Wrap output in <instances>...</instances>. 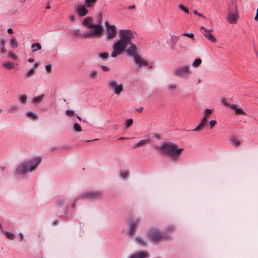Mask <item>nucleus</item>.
Listing matches in <instances>:
<instances>
[{
  "mask_svg": "<svg viewBox=\"0 0 258 258\" xmlns=\"http://www.w3.org/2000/svg\"><path fill=\"white\" fill-rule=\"evenodd\" d=\"M149 237L154 241H158L164 239V236L156 229L151 230Z\"/></svg>",
  "mask_w": 258,
  "mask_h": 258,
  "instance_id": "9d476101",
  "label": "nucleus"
},
{
  "mask_svg": "<svg viewBox=\"0 0 258 258\" xmlns=\"http://www.w3.org/2000/svg\"><path fill=\"white\" fill-rule=\"evenodd\" d=\"M128 175V172L125 171H122L120 173V176L122 178H125Z\"/></svg>",
  "mask_w": 258,
  "mask_h": 258,
  "instance_id": "58836bf2",
  "label": "nucleus"
},
{
  "mask_svg": "<svg viewBox=\"0 0 258 258\" xmlns=\"http://www.w3.org/2000/svg\"><path fill=\"white\" fill-rule=\"evenodd\" d=\"M150 143V140L149 139L142 140L139 143L134 145L133 147L134 149L143 147L148 143Z\"/></svg>",
  "mask_w": 258,
  "mask_h": 258,
  "instance_id": "2eb2a0df",
  "label": "nucleus"
},
{
  "mask_svg": "<svg viewBox=\"0 0 258 258\" xmlns=\"http://www.w3.org/2000/svg\"><path fill=\"white\" fill-rule=\"evenodd\" d=\"M27 96L26 95H21L19 98L20 101L22 103H25L27 101Z\"/></svg>",
  "mask_w": 258,
  "mask_h": 258,
  "instance_id": "c85d7f7f",
  "label": "nucleus"
},
{
  "mask_svg": "<svg viewBox=\"0 0 258 258\" xmlns=\"http://www.w3.org/2000/svg\"><path fill=\"white\" fill-rule=\"evenodd\" d=\"M73 128L76 132H79L82 131L80 125L78 123H75L74 124Z\"/></svg>",
  "mask_w": 258,
  "mask_h": 258,
  "instance_id": "cd10ccee",
  "label": "nucleus"
},
{
  "mask_svg": "<svg viewBox=\"0 0 258 258\" xmlns=\"http://www.w3.org/2000/svg\"><path fill=\"white\" fill-rule=\"evenodd\" d=\"M126 138H124V137H120L118 139L119 140H124Z\"/></svg>",
  "mask_w": 258,
  "mask_h": 258,
  "instance_id": "bf43d9fd",
  "label": "nucleus"
},
{
  "mask_svg": "<svg viewBox=\"0 0 258 258\" xmlns=\"http://www.w3.org/2000/svg\"><path fill=\"white\" fill-rule=\"evenodd\" d=\"M176 88V85L174 84L169 85V88L171 90H174Z\"/></svg>",
  "mask_w": 258,
  "mask_h": 258,
  "instance_id": "a18cd8bd",
  "label": "nucleus"
},
{
  "mask_svg": "<svg viewBox=\"0 0 258 258\" xmlns=\"http://www.w3.org/2000/svg\"><path fill=\"white\" fill-rule=\"evenodd\" d=\"M148 254L147 253L140 252L133 255L130 258H146Z\"/></svg>",
  "mask_w": 258,
  "mask_h": 258,
  "instance_id": "a211bd4d",
  "label": "nucleus"
},
{
  "mask_svg": "<svg viewBox=\"0 0 258 258\" xmlns=\"http://www.w3.org/2000/svg\"><path fill=\"white\" fill-rule=\"evenodd\" d=\"M5 235L8 239L11 240L15 238V235L11 232H6Z\"/></svg>",
  "mask_w": 258,
  "mask_h": 258,
  "instance_id": "bb28decb",
  "label": "nucleus"
},
{
  "mask_svg": "<svg viewBox=\"0 0 258 258\" xmlns=\"http://www.w3.org/2000/svg\"><path fill=\"white\" fill-rule=\"evenodd\" d=\"M133 123V120L132 119H128L127 120L125 124V126L126 127H130Z\"/></svg>",
  "mask_w": 258,
  "mask_h": 258,
  "instance_id": "f704fd0d",
  "label": "nucleus"
},
{
  "mask_svg": "<svg viewBox=\"0 0 258 258\" xmlns=\"http://www.w3.org/2000/svg\"><path fill=\"white\" fill-rule=\"evenodd\" d=\"M232 6L234 10V12H231L228 16V20L230 24H235L238 19V15L236 9V0H232Z\"/></svg>",
  "mask_w": 258,
  "mask_h": 258,
  "instance_id": "39448f33",
  "label": "nucleus"
},
{
  "mask_svg": "<svg viewBox=\"0 0 258 258\" xmlns=\"http://www.w3.org/2000/svg\"><path fill=\"white\" fill-rule=\"evenodd\" d=\"M18 109H19L18 106H12L9 109V112H11V113L14 112L15 111H18Z\"/></svg>",
  "mask_w": 258,
  "mask_h": 258,
  "instance_id": "c756f323",
  "label": "nucleus"
},
{
  "mask_svg": "<svg viewBox=\"0 0 258 258\" xmlns=\"http://www.w3.org/2000/svg\"><path fill=\"white\" fill-rule=\"evenodd\" d=\"M93 20L92 17H87L82 22V24L90 29H94V30L96 29L97 27H102L100 25H94L93 24Z\"/></svg>",
  "mask_w": 258,
  "mask_h": 258,
  "instance_id": "9b49d317",
  "label": "nucleus"
},
{
  "mask_svg": "<svg viewBox=\"0 0 258 258\" xmlns=\"http://www.w3.org/2000/svg\"><path fill=\"white\" fill-rule=\"evenodd\" d=\"M137 240L138 242L140 243L141 244H142L143 245H145V242L142 239L141 237H137Z\"/></svg>",
  "mask_w": 258,
  "mask_h": 258,
  "instance_id": "37998d69",
  "label": "nucleus"
},
{
  "mask_svg": "<svg viewBox=\"0 0 258 258\" xmlns=\"http://www.w3.org/2000/svg\"><path fill=\"white\" fill-rule=\"evenodd\" d=\"M2 112V109H0V113Z\"/></svg>",
  "mask_w": 258,
  "mask_h": 258,
  "instance_id": "0e129e2a",
  "label": "nucleus"
},
{
  "mask_svg": "<svg viewBox=\"0 0 258 258\" xmlns=\"http://www.w3.org/2000/svg\"><path fill=\"white\" fill-rule=\"evenodd\" d=\"M125 52H126L129 55L134 57L136 63L138 66H142L148 65L147 61L142 58V57L138 54L137 46L135 44H132L131 47L127 48L125 50Z\"/></svg>",
  "mask_w": 258,
  "mask_h": 258,
  "instance_id": "20e7f679",
  "label": "nucleus"
},
{
  "mask_svg": "<svg viewBox=\"0 0 258 258\" xmlns=\"http://www.w3.org/2000/svg\"><path fill=\"white\" fill-rule=\"evenodd\" d=\"M217 121L215 120H213L210 121L209 125L210 129L213 128V127L216 125Z\"/></svg>",
  "mask_w": 258,
  "mask_h": 258,
  "instance_id": "e433bc0d",
  "label": "nucleus"
},
{
  "mask_svg": "<svg viewBox=\"0 0 258 258\" xmlns=\"http://www.w3.org/2000/svg\"><path fill=\"white\" fill-rule=\"evenodd\" d=\"M108 56V54L106 52L101 53L99 54V56L103 59L106 58Z\"/></svg>",
  "mask_w": 258,
  "mask_h": 258,
  "instance_id": "4c0bfd02",
  "label": "nucleus"
},
{
  "mask_svg": "<svg viewBox=\"0 0 258 258\" xmlns=\"http://www.w3.org/2000/svg\"><path fill=\"white\" fill-rule=\"evenodd\" d=\"M229 107L232 109H235V108H236V105H235V104H230L229 105Z\"/></svg>",
  "mask_w": 258,
  "mask_h": 258,
  "instance_id": "09e8293b",
  "label": "nucleus"
},
{
  "mask_svg": "<svg viewBox=\"0 0 258 258\" xmlns=\"http://www.w3.org/2000/svg\"><path fill=\"white\" fill-rule=\"evenodd\" d=\"M97 76V72L96 71H92L90 73V77L91 78H95Z\"/></svg>",
  "mask_w": 258,
  "mask_h": 258,
  "instance_id": "c9c22d12",
  "label": "nucleus"
},
{
  "mask_svg": "<svg viewBox=\"0 0 258 258\" xmlns=\"http://www.w3.org/2000/svg\"><path fill=\"white\" fill-rule=\"evenodd\" d=\"M38 64L37 63H36H36L34 64V67H33V68H34V70H35V69H36V68H37V67H38Z\"/></svg>",
  "mask_w": 258,
  "mask_h": 258,
  "instance_id": "5fc2aeb1",
  "label": "nucleus"
},
{
  "mask_svg": "<svg viewBox=\"0 0 258 258\" xmlns=\"http://www.w3.org/2000/svg\"><path fill=\"white\" fill-rule=\"evenodd\" d=\"M34 74V68L30 69L26 74L27 77L32 76Z\"/></svg>",
  "mask_w": 258,
  "mask_h": 258,
  "instance_id": "72a5a7b5",
  "label": "nucleus"
},
{
  "mask_svg": "<svg viewBox=\"0 0 258 258\" xmlns=\"http://www.w3.org/2000/svg\"><path fill=\"white\" fill-rule=\"evenodd\" d=\"M43 95L37 96L33 99V102L34 103H38L41 101Z\"/></svg>",
  "mask_w": 258,
  "mask_h": 258,
  "instance_id": "393cba45",
  "label": "nucleus"
},
{
  "mask_svg": "<svg viewBox=\"0 0 258 258\" xmlns=\"http://www.w3.org/2000/svg\"><path fill=\"white\" fill-rule=\"evenodd\" d=\"M230 142L232 145L235 147H238L240 145V142L235 136H232L230 138Z\"/></svg>",
  "mask_w": 258,
  "mask_h": 258,
  "instance_id": "f3484780",
  "label": "nucleus"
},
{
  "mask_svg": "<svg viewBox=\"0 0 258 258\" xmlns=\"http://www.w3.org/2000/svg\"><path fill=\"white\" fill-rule=\"evenodd\" d=\"M45 69L46 71H47L48 72H50L51 70V66L50 64L46 65L45 67Z\"/></svg>",
  "mask_w": 258,
  "mask_h": 258,
  "instance_id": "c03bdc74",
  "label": "nucleus"
},
{
  "mask_svg": "<svg viewBox=\"0 0 258 258\" xmlns=\"http://www.w3.org/2000/svg\"><path fill=\"white\" fill-rule=\"evenodd\" d=\"M82 34L80 33L79 30H77L75 32V35L77 36H81V35Z\"/></svg>",
  "mask_w": 258,
  "mask_h": 258,
  "instance_id": "de8ad7c7",
  "label": "nucleus"
},
{
  "mask_svg": "<svg viewBox=\"0 0 258 258\" xmlns=\"http://www.w3.org/2000/svg\"><path fill=\"white\" fill-rule=\"evenodd\" d=\"M47 9H49L50 8V6L49 5H48L46 8Z\"/></svg>",
  "mask_w": 258,
  "mask_h": 258,
  "instance_id": "052dcab7",
  "label": "nucleus"
},
{
  "mask_svg": "<svg viewBox=\"0 0 258 258\" xmlns=\"http://www.w3.org/2000/svg\"><path fill=\"white\" fill-rule=\"evenodd\" d=\"M202 63V60L200 58H197L192 63V66L194 67L197 68L199 67L201 63Z\"/></svg>",
  "mask_w": 258,
  "mask_h": 258,
  "instance_id": "b1692460",
  "label": "nucleus"
},
{
  "mask_svg": "<svg viewBox=\"0 0 258 258\" xmlns=\"http://www.w3.org/2000/svg\"><path fill=\"white\" fill-rule=\"evenodd\" d=\"M97 0H85V5L87 8L93 7L96 3Z\"/></svg>",
  "mask_w": 258,
  "mask_h": 258,
  "instance_id": "6ab92c4d",
  "label": "nucleus"
},
{
  "mask_svg": "<svg viewBox=\"0 0 258 258\" xmlns=\"http://www.w3.org/2000/svg\"><path fill=\"white\" fill-rule=\"evenodd\" d=\"M142 110H143V108H142V107H141V108H140L139 109L138 111H139V112H141V111H142Z\"/></svg>",
  "mask_w": 258,
  "mask_h": 258,
  "instance_id": "13d9d810",
  "label": "nucleus"
},
{
  "mask_svg": "<svg viewBox=\"0 0 258 258\" xmlns=\"http://www.w3.org/2000/svg\"><path fill=\"white\" fill-rule=\"evenodd\" d=\"M27 115L29 117H30L31 118H34V119H36L37 118V115L32 112H28L27 113Z\"/></svg>",
  "mask_w": 258,
  "mask_h": 258,
  "instance_id": "473e14b6",
  "label": "nucleus"
},
{
  "mask_svg": "<svg viewBox=\"0 0 258 258\" xmlns=\"http://www.w3.org/2000/svg\"><path fill=\"white\" fill-rule=\"evenodd\" d=\"M182 35H183L184 36H187V37L191 38H193L194 37V35L192 33H184L182 34Z\"/></svg>",
  "mask_w": 258,
  "mask_h": 258,
  "instance_id": "a19ab883",
  "label": "nucleus"
},
{
  "mask_svg": "<svg viewBox=\"0 0 258 258\" xmlns=\"http://www.w3.org/2000/svg\"><path fill=\"white\" fill-rule=\"evenodd\" d=\"M41 161L40 158H37L34 160H31L23 163L19 166L16 172L18 174H23L28 171H33L36 168Z\"/></svg>",
  "mask_w": 258,
  "mask_h": 258,
  "instance_id": "7ed1b4c3",
  "label": "nucleus"
},
{
  "mask_svg": "<svg viewBox=\"0 0 258 258\" xmlns=\"http://www.w3.org/2000/svg\"><path fill=\"white\" fill-rule=\"evenodd\" d=\"M156 148L163 154L170 156L174 160L178 159L184 150L183 148H178L176 145L171 143H164Z\"/></svg>",
  "mask_w": 258,
  "mask_h": 258,
  "instance_id": "f03ea898",
  "label": "nucleus"
},
{
  "mask_svg": "<svg viewBox=\"0 0 258 258\" xmlns=\"http://www.w3.org/2000/svg\"><path fill=\"white\" fill-rule=\"evenodd\" d=\"M178 8H179L180 10L184 12L185 13H189L188 10L186 7H185L182 4H179L178 5Z\"/></svg>",
  "mask_w": 258,
  "mask_h": 258,
  "instance_id": "a878e982",
  "label": "nucleus"
},
{
  "mask_svg": "<svg viewBox=\"0 0 258 258\" xmlns=\"http://www.w3.org/2000/svg\"><path fill=\"white\" fill-rule=\"evenodd\" d=\"M103 31L102 27H97L96 29L89 32H86L81 35L83 38L95 37L99 36Z\"/></svg>",
  "mask_w": 258,
  "mask_h": 258,
  "instance_id": "0eeeda50",
  "label": "nucleus"
},
{
  "mask_svg": "<svg viewBox=\"0 0 258 258\" xmlns=\"http://www.w3.org/2000/svg\"><path fill=\"white\" fill-rule=\"evenodd\" d=\"M106 33L107 38L112 39L115 38L117 34L116 28L114 25H110L108 22H106Z\"/></svg>",
  "mask_w": 258,
  "mask_h": 258,
  "instance_id": "6e6552de",
  "label": "nucleus"
},
{
  "mask_svg": "<svg viewBox=\"0 0 258 258\" xmlns=\"http://www.w3.org/2000/svg\"><path fill=\"white\" fill-rule=\"evenodd\" d=\"M28 61H29V62H33V61H34V59L31 58H29V59H28Z\"/></svg>",
  "mask_w": 258,
  "mask_h": 258,
  "instance_id": "6e6d98bb",
  "label": "nucleus"
},
{
  "mask_svg": "<svg viewBox=\"0 0 258 258\" xmlns=\"http://www.w3.org/2000/svg\"><path fill=\"white\" fill-rule=\"evenodd\" d=\"M101 68H102V69L103 71H108V70H109L108 68H107V67H105V66H101Z\"/></svg>",
  "mask_w": 258,
  "mask_h": 258,
  "instance_id": "8fccbe9b",
  "label": "nucleus"
},
{
  "mask_svg": "<svg viewBox=\"0 0 258 258\" xmlns=\"http://www.w3.org/2000/svg\"><path fill=\"white\" fill-rule=\"evenodd\" d=\"M200 30H203L204 31V35L209 41L213 43L216 42V39L211 33L212 30H207L203 26L201 27Z\"/></svg>",
  "mask_w": 258,
  "mask_h": 258,
  "instance_id": "ddd939ff",
  "label": "nucleus"
},
{
  "mask_svg": "<svg viewBox=\"0 0 258 258\" xmlns=\"http://www.w3.org/2000/svg\"><path fill=\"white\" fill-rule=\"evenodd\" d=\"M76 9L78 15L81 17L86 16L88 13V10L84 6L79 5L77 6Z\"/></svg>",
  "mask_w": 258,
  "mask_h": 258,
  "instance_id": "4468645a",
  "label": "nucleus"
},
{
  "mask_svg": "<svg viewBox=\"0 0 258 258\" xmlns=\"http://www.w3.org/2000/svg\"><path fill=\"white\" fill-rule=\"evenodd\" d=\"M10 44L13 48H16L18 46L17 40L15 37H12L10 39Z\"/></svg>",
  "mask_w": 258,
  "mask_h": 258,
  "instance_id": "5701e85b",
  "label": "nucleus"
},
{
  "mask_svg": "<svg viewBox=\"0 0 258 258\" xmlns=\"http://www.w3.org/2000/svg\"><path fill=\"white\" fill-rule=\"evenodd\" d=\"M77 118H78L80 121H81V117H80V116H77Z\"/></svg>",
  "mask_w": 258,
  "mask_h": 258,
  "instance_id": "680f3d73",
  "label": "nucleus"
},
{
  "mask_svg": "<svg viewBox=\"0 0 258 258\" xmlns=\"http://www.w3.org/2000/svg\"><path fill=\"white\" fill-rule=\"evenodd\" d=\"M255 21H258V8L256 10V14L254 18Z\"/></svg>",
  "mask_w": 258,
  "mask_h": 258,
  "instance_id": "3c124183",
  "label": "nucleus"
},
{
  "mask_svg": "<svg viewBox=\"0 0 258 258\" xmlns=\"http://www.w3.org/2000/svg\"><path fill=\"white\" fill-rule=\"evenodd\" d=\"M6 43V40L4 39H2L0 41V49L1 53H3L6 51V50L5 49V45Z\"/></svg>",
  "mask_w": 258,
  "mask_h": 258,
  "instance_id": "412c9836",
  "label": "nucleus"
},
{
  "mask_svg": "<svg viewBox=\"0 0 258 258\" xmlns=\"http://www.w3.org/2000/svg\"><path fill=\"white\" fill-rule=\"evenodd\" d=\"M8 32L10 34H12L13 33V30L11 28H9L8 29Z\"/></svg>",
  "mask_w": 258,
  "mask_h": 258,
  "instance_id": "864d4df0",
  "label": "nucleus"
},
{
  "mask_svg": "<svg viewBox=\"0 0 258 258\" xmlns=\"http://www.w3.org/2000/svg\"><path fill=\"white\" fill-rule=\"evenodd\" d=\"M190 73L189 68L188 66L179 68L175 71L176 76H187Z\"/></svg>",
  "mask_w": 258,
  "mask_h": 258,
  "instance_id": "f8f14e48",
  "label": "nucleus"
},
{
  "mask_svg": "<svg viewBox=\"0 0 258 258\" xmlns=\"http://www.w3.org/2000/svg\"><path fill=\"white\" fill-rule=\"evenodd\" d=\"M140 221L139 220H134L130 224V231L128 234L130 235H132L134 231L135 230V227L139 223Z\"/></svg>",
  "mask_w": 258,
  "mask_h": 258,
  "instance_id": "dca6fc26",
  "label": "nucleus"
},
{
  "mask_svg": "<svg viewBox=\"0 0 258 258\" xmlns=\"http://www.w3.org/2000/svg\"><path fill=\"white\" fill-rule=\"evenodd\" d=\"M235 113L237 114H244L245 113L241 108H236L235 109Z\"/></svg>",
  "mask_w": 258,
  "mask_h": 258,
  "instance_id": "2f4dec72",
  "label": "nucleus"
},
{
  "mask_svg": "<svg viewBox=\"0 0 258 258\" xmlns=\"http://www.w3.org/2000/svg\"><path fill=\"white\" fill-rule=\"evenodd\" d=\"M3 66L8 70H11L14 68L15 64L12 62H4L3 63Z\"/></svg>",
  "mask_w": 258,
  "mask_h": 258,
  "instance_id": "4be33fe9",
  "label": "nucleus"
},
{
  "mask_svg": "<svg viewBox=\"0 0 258 258\" xmlns=\"http://www.w3.org/2000/svg\"><path fill=\"white\" fill-rule=\"evenodd\" d=\"M66 114L68 116H73L75 114V112L73 110H68L66 112Z\"/></svg>",
  "mask_w": 258,
  "mask_h": 258,
  "instance_id": "79ce46f5",
  "label": "nucleus"
},
{
  "mask_svg": "<svg viewBox=\"0 0 258 258\" xmlns=\"http://www.w3.org/2000/svg\"><path fill=\"white\" fill-rule=\"evenodd\" d=\"M212 110L210 109H206L205 111V116L202 119L201 122L194 130V131H201L204 128L205 125L207 123L208 118L212 114Z\"/></svg>",
  "mask_w": 258,
  "mask_h": 258,
  "instance_id": "423d86ee",
  "label": "nucleus"
},
{
  "mask_svg": "<svg viewBox=\"0 0 258 258\" xmlns=\"http://www.w3.org/2000/svg\"><path fill=\"white\" fill-rule=\"evenodd\" d=\"M194 13L195 14V15H198L199 17H202V18H203L204 17V16L203 14H201V13H199L196 10H195L194 11Z\"/></svg>",
  "mask_w": 258,
  "mask_h": 258,
  "instance_id": "49530a36",
  "label": "nucleus"
},
{
  "mask_svg": "<svg viewBox=\"0 0 258 258\" xmlns=\"http://www.w3.org/2000/svg\"><path fill=\"white\" fill-rule=\"evenodd\" d=\"M8 55H9V57H11L13 59H17V55L16 54H15L14 53H12V52H9V54H8Z\"/></svg>",
  "mask_w": 258,
  "mask_h": 258,
  "instance_id": "ea45409f",
  "label": "nucleus"
},
{
  "mask_svg": "<svg viewBox=\"0 0 258 258\" xmlns=\"http://www.w3.org/2000/svg\"><path fill=\"white\" fill-rule=\"evenodd\" d=\"M74 17H72V20H74Z\"/></svg>",
  "mask_w": 258,
  "mask_h": 258,
  "instance_id": "e2e57ef3",
  "label": "nucleus"
},
{
  "mask_svg": "<svg viewBox=\"0 0 258 258\" xmlns=\"http://www.w3.org/2000/svg\"><path fill=\"white\" fill-rule=\"evenodd\" d=\"M20 237H21V239L20 240L22 241L23 239V234L22 233H20Z\"/></svg>",
  "mask_w": 258,
  "mask_h": 258,
  "instance_id": "4d7b16f0",
  "label": "nucleus"
},
{
  "mask_svg": "<svg viewBox=\"0 0 258 258\" xmlns=\"http://www.w3.org/2000/svg\"><path fill=\"white\" fill-rule=\"evenodd\" d=\"M2 227V226H1V225L0 224V227Z\"/></svg>",
  "mask_w": 258,
  "mask_h": 258,
  "instance_id": "69168bd1",
  "label": "nucleus"
},
{
  "mask_svg": "<svg viewBox=\"0 0 258 258\" xmlns=\"http://www.w3.org/2000/svg\"><path fill=\"white\" fill-rule=\"evenodd\" d=\"M136 8L135 6V5H132L131 6H129L127 9L130 10V9H134L135 8Z\"/></svg>",
  "mask_w": 258,
  "mask_h": 258,
  "instance_id": "603ef678",
  "label": "nucleus"
},
{
  "mask_svg": "<svg viewBox=\"0 0 258 258\" xmlns=\"http://www.w3.org/2000/svg\"><path fill=\"white\" fill-rule=\"evenodd\" d=\"M32 48L33 51L35 52L37 50H40L41 49V46L39 43H35L32 44Z\"/></svg>",
  "mask_w": 258,
  "mask_h": 258,
  "instance_id": "aec40b11",
  "label": "nucleus"
},
{
  "mask_svg": "<svg viewBox=\"0 0 258 258\" xmlns=\"http://www.w3.org/2000/svg\"><path fill=\"white\" fill-rule=\"evenodd\" d=\"M119 39L115 42L113 45V52L111 53L112 57H115L120 54L123 51L127 48V45L131 47V40L134 38L133 32L130 30H120L119 32Z\"/></svg>",
  "mask_w": 258,
  "mask_h": 258,
  "instance_id": "f257e3e1",
  "label": "nucleus"
},
{
  "mask_svg": "<svg viewBox=\"0 0 258 258\" xmlns=\"http://www.w3.org/2000/svg\"><path fill=\"white\" fill-rule=\"evenodd\" d=\"M88 196L89 197H93L96 198L97 197H99L100 196V193L97 192H90L88 194Z\"/></svg>",
  "mask_w": 258,
  "mask_h": 258,
  "instance_id": "7c9ffc66",
  "label": "nucleus"
},
{
  "mask_svg": "<svg viewBox=\"0 0 258 258\" xmlns=\"http://www.w3.org/2000/svg\"><path fill=\"white\" fill-rule=\"evenodd\" d=\"M108 85L109 88L114 91V93L116 94H119L122 90V85L121 84H118L114 80L108 82Z\"/></svg>",
  "mask_w": 258,
  "mask_h": 258,
  "instance_id": "1a4fd4ad",
  "label": "nucleus"
}]
</instances>
